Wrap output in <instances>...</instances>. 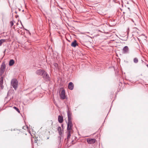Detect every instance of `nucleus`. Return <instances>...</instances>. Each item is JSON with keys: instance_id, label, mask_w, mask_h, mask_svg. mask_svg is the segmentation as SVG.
Returning <instances> with one entry per match:
<instances>
[{"instance_id": "1", "label": "nucleus", "mask_w": 148, "mask_h": 148, "mask_svg": "<svg viewBox=\"0 0 148 148\" xmlns=\"http://www.w3.org/2000/svg\"><path fill=\"white\" fill-rule=\"evenodd\" d=\"M68 110L67 111V116L68 118V123H67V130H73L72 129L73 124L71 121V113L69 110L67 106Z\"/></svg>"}, {"instance_id": "2", "label": "nucleus", "mask_w": 148, "mask_h": 148, "mask_svg": "<svg viewBox=\"0 0 148 148\" xmlns=\"http://www.w3.org/2000/svg\"><path fill=\"white\" fill-rule=\"evenodd\" d=\"M11 85L15 90H16L18 87V81L15 79H12L11 81Z\"/></svg>"}, {"instance_id": "3", "label": "nucleus", "mask_w": 148, "mask_h": 148, "mask_svg": "<svg viewBox=\"0 0 148 148\" xmlns=\"http://www.w3.org/2000/svg\"><path fill=\"white\" fill-rule=\"evenodd\" d=\"M6 66L5 64L3 63L1 65L0 69V75H2L5 71Z\"/></svg>"}, {"instance_id": "4", "label": "nucleus", "mask_w": 148, "mask_h": 148, "mask_svg": "<svg viewBox=\"0 0 148 148\" xmlns=\"http://www.w3.org/2000/svg\"><path fill=\"white\" fill-rule=\"evenodd\" d=\"M130 49L128 47H124L122 50V52L123 54H128L129 53Z\"/></svg>"}, {"instance_id": "5", "label": "nucleus", "mask_w": 148, "mask_h": 148, "mask_svg": "<svg viewBox=\"0 0 148 148\" xmlns=\"http://www.w3.org/2000/svg\"><path fill=\"white\" fill-rule=\"evenodd\" d=\"M43 78L46 81L49 80L50 77L48 74H47L46 72L45 71L44 73H43L42 75Z\"/></svg>"}, {"instance_id": "6", "label": "nucleus", "mask_w": 148, "mask_h": 148, "mask_svg": "<svg viewBox=\"0 0 148 148\" xmlns=\"http://www.w3.org/2000/svg\"><path fill=\"white\" fill-rule=\"evenodd\" d=\"M60 97L61 99H64L66 98L65 95V90H62L61 93L60 95Z\"/></svg>"}, {"instance_id": "7", "label": "nucleus", "mask_w": 148, "mask_h": 148, "mask_svg": "<svg viewBox=\"0 0 148 148\" xmlns=\"http://www.w3.org/2000/svg\"><path fill=\"white\" fill-rule=\"evenodd\" d=\"M45 71L40 69L38 70H37L36 72V74L39 75H42L43 74V73H44Z\"/></svg>"}, {"instance_id": "8", "label": "nucleus", "mask_w": 148, "mask_h": 148, "mask_svg": "<svg viewBox=\"0 0 148 148\" xmlns=\"http://www.w3.org/2000/svg\"><path fill=\"white\" fill-rule=\"evenodd\" d=\"M67 141H68L69 139L70 138L71 134L73 132V130H67Z\"/></svg>"}, {"instance_id": "9", "label": "nucleus", "mask_w": 148, "mask_h": 148, "mask_svg": "<svg viewBox=\"0 0 148 148\" xmlns=\"http://www.w3.org/2000/svg\"><path fill=\"white\" fill-rule=\"evenodd\" d=\"M87 142L90 144H93L96 142V140L95 139L88 138L87 140Z\"/></svg>"}, {"instance_id": "10", "label": "nucleus", "mask_w": 148, "mask_h": 148, "mask_svg": "<svg viewBox=\"0 0 148 148\" xmlns=\"http://www.w3.org/2000/svg\"><path fill=\"white\" fill-rule=\"evenodd\" d=\"M58 132L60 135V136H59V138H60V139H61V136H62V130L61 128L60 127H58Z\"/></svg>"}, {"instance_id": "11", "label": "nucleus", "mask_w": 148, "mask_h": 148, "mask_svg": "<svg viewBox=\"0 0 148 148\" xmlns=\"http://www.w3.org/2000/svg\"><path fill=\"white\" fill-rule=\"evenodd\" d=\"M68 88L70 90H72L73 89L74 85L72 82H70L69 83L68 85Z\"/></svg>"}, {"instance_id": "12", "label": "nucleus", "mask_w": 148, "mask_h": 148, "mask_svg": "<svg viewBox=\"0 0 148 148\" xmlns=\"http://www.w3.org/2000/svg\"><path fill=\"white\" fill-rule=\"evenodd\" d=\"M71 46L73 47H75L77 46L78 45V44L77 43L76 40H75L72 42L71 44Z\"/></svg>"}, {"instance_id": "13", "label": "nucleus", "mask_w": 148, "mask_h": 148, "mask_svg": "<svg viewBox=\"0 0 148 148\" xmlns=\"http://www.w3.org/2000/svg\"><path fill=\"white\" fill-rule=\"evenodd\" d=\"M63 117L61 116H58V121L60 123H62L63 121Z\"/></svg>"}, {"instance_id": "14", "label": "nucleus", "mask_w": 148, "mask_h": 148, "mask_svg": "<svg viewBox=\"0 0 148 148\" xmlns=\"http://www.w3.org/2000/svg\"><path fill=\"white\" fill-rule=\"evenodd\" d=\"M14 60L13 59L9 61V65L10 66H12L14 64Z\"/></svg>"}, {"instance_id": "15", "label": "nucleus", "mask_w": 148, "mask_h": 148, "mask_svg": "<svg viewBox=\"0 0 148 148\" xmlns=\"http://www.w3.org/2000/svg\"><path fill=\"white\" fill-rule=\"evenodd\" d=\"M53 66H54V69L55 70H57L58 69V64L57 63H54L53 64Z\"/></svg>"}, {"instance_id": "16", "label": "nucleus", "mask_w": 148, "mask_h": 148, "mask_svg": "<svg viewBox=\"0 0 148 148\" xmlns=\"http://www.w3.org/2000/svg\"><path fill=\"white\" fill-rule=\"evenodd\" d=\"M134 62L136 63H137L138 62V59L137 58H134L133 60Z\"/></svg>"}, {"instance_id": "17", "label": "nucleus", "mask_w": 148, "mask_h": 148, "mask_svg": "<svg viewBox=\"0 0 148 148\" xmlns=\"http://www.w3.org/2000/svg\"><path fill=\"white\" fill-rule=\"evenodd\" d=\"M3 77H1L0 78V84H3Z\"/></svg>"}, {"instance_id": "18", "label": "nucleus", "mask_w": 148, "mask_h": 148, "mask_svg": "<svg viewBox=\"0 0 148 148\" xmlns=\"http://www.w3.org/2000/svg\"><path fill=\"white\" fill-rule=\"evenodd\" d=\"M13 108H14L15 110H16V111L17 112H19V113L20 112V111H19V109L18 108H17V107H16L14 106L13 107Z\"/></svg>"}, {"instance_id": "19", "label": "nucleus", "mask_w": 148, "mask_h": 148, "mask_svg": "<svg viewBox=\"0 0 148 148\" xmlns=\"http://www.w3.org/2000/svg\"><path fill=\"white\" fill-rule=\"evenodd\" d=\"M4 42V40L1 39L0 40V46L1 45L2 43Z\"/></svg>"}, {"instance_id": "20", "label": "nucleus", "mask_w": 148, "mask_h": 148, "mask_svg": "<svg viewBox=\"0 0 148 148\" xmlns=\"http://www.w3.org/2000/svg\"><path fill=\"white\" fill-rule=\"evenodd\" d=\"M11 27H12L14 25V23L13 21H11L10 22Z\"/></svg>"}, {"instance_id": "21", "label": "nucleus", "mask_w": 148, "mask_h": 148, "mask_svg": "<svg viewBox=\"0 0 148 148\" xmlns=\"http://www.w3.org/2000/svg\"><path fill=\"white\" fill-rule=\"evenodd\" d=\"M0 87H1V89H3V84H0Z\"/></svg>"}, {"instance_id": "22", "label": "nucleus", "mask_w": 148, "mask_h": 148, "mask_svg": "<svg viewBox=\"0 0 148 148\" xmlns=\"http://www.w3.org/2000/svg\"><path fill=\"white\" fill-rule=\"evenodd\" d=\"M146 66L148 68V64H147Z\"/></svg>"}]
</instances>
